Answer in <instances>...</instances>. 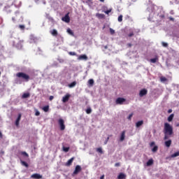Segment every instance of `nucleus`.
<instances>
[{"label":"nucleus","instance_id":"29","mask_svg":"<svg viewBox=\"0 0 179 179\" xmlns=\"http://www.w3.org/2000/svg\"><path fill=\"white\" fill-rule=\"evenodd\" d=\"M96 152L98 153H101V155H103V148H96Z\"/></svg>","mask_w":179,"mask_h":179},{"label":"nucleus","instance_id":"50","mask_svg":"<svg viewBox=\"0 0 179 179\" xmlns=\"http://www.w3.org/2000/svg\"><path fill=\"white\" fill-rule=\"evenodd\" d=\"M169 20L174 22V18L173 17H169Z\"/></svg>","mask_w":179,"mask_h":179},{"label":"nucleus","instance_id":"37","mask_svg":"<svg viewBox=\"0 0 179 179\" xmlns=\"http://www.w3.org/2000/svg\"><path fill=\"white\" fill-rule=\"evenodd\" d=\"M67 33H69V34H71V36H73V31H72L71 29H67Z\"/></svg>","mask_w":179,"mask_h":179},{"label":"nucleus","instance_id":"42","mask_svg":"<svg viewBox=\"0 0 179 179\" xmlns=\"http://www.w3.org/2000/svg\"><path fill=\"white\" fill-rule=\"evenodd\" d=\"M108 141H110V137H108V138H106V140L105 142H104V145H107V143H108Z\"/></svg>","mask_w":179,"mask_h":179},{"label":"nucleus","instance_id":"47","mask_svg":"<svg viewBox=\"0 0 179 179\" xmlns=\"http://www.w3.org/2000/svg\"><path fill=\"white\" fill-rule=\"evenodd\" d=\"M49 100H50V101H52V100H54V96H50L49 97Z\"/></svg>","mask_w":179,"mask_h":179},{"label":"nucleus","instance_id":"61","mask_svg":"<svg viewBox=\"0 0 179 179\" xmlns=\"http://www.w3.org/2000/svg\"><path fill=\"white\" fill-rule=\"evenodd\" d=\"M139 31H141V30H138V33H139Z\"/></svg>","mask_w":179,"mask_h":179},{"label":"nucleus","instance_id":"4","mask_svg":"<svg viewBox=\"0 0 179 179\" xmlns=\"http://www.w3.org/2000/svg\"><path fill=\"white\" fill-rule=\"evenodd\" d=\"M58 124L60 127V130L64 131L65 129V121L63 119H59Z\"/></svg>","mask_w":179,"mask_h":179},{"label":"nucleus","instance_id":"10","mask_svg":"<svg viewBox=\"0 0 179 179\" xmlns=\"http://www.w3.org/2000/svg\"><path fill=\"white\" fill-rule=\"evenodd\" d=\"M78 61H87V56L86 55H81L78 57Z\"/></svg>","mask_w":179,"mask_h":179},{"label":"nucleus","instance_id":"55","mask_svg":"<svg viewBox=\"0 0 179 179\" xmlns=\"http://www.w3.org/2000/svg\"><path fill=\"white\" fill-rule=\"evenodd\" d=\"M100 179H104V175H102V176L100 177Z\"/></svg>","mask_w":179,"mask_h":179},{"label":"nucleus","instance_id":"36","mask_svg":"<svg viewBox=\"0 0 179 179\" xmlns=\"http://www.w3.org/2000/svg\"><path fill=\"white\" fill-rule=\"evenodd\" d=\"M48 20H50V22H51L52 23H54V18H52V17L49 16L48 17Z\"/></svg>","mask_w":179,"mask_h":179},{"label":"nucleus","instance_id":"11","mask_svg":"<svg viewBox=\"0 0 179 179\" xmlns=\"http://www.w3.org/2000/svg\"><path fill=\"white\" fill-rule=\"evenodd\" d=\"M63 22H66V23H69L71 22V18L69 17V15L67 14L62 19Z\"/></svg>","mask_w":179,"mask_h":179},{"label":"nucleus","instance_id":"20","mask_svg":"<svg viewBox=\"0 0 179 179\" xmlns=\"http://www.w3.org/2000/svg\"><path fill=\"white\" fill-rule=\"evenodd\" d=\"M153 164V159H150L147 163H146V166H148V167L152 166Z\"/></svg>","mask_w":179,"mask_h":179},{"label":"nucleus","instance_id":"25","mask_svg":"<svg viewBox=\"0 0 179 179\" xmlns=\"http://www.w3.org/2000/svg\"><path fill=\"white\" fill-rule=\"evenodd\" d=\"M159 59L157 57H155V58H152V59H150V62H152V64H156V62H157V60Z\"/></svg>","mask_w":179,"mask_h":179},{"label":"nucleus","instance_id":"23","mask_svg":"<svg viewBox=\"0 0 179 179\" xmlns=\"http://www.w3.org/2000/svg\"><path fill=\"white\" fill-rule=\"evenodd\" d=\"M173 118H174V114H171L168 117L169 122H171V121H173Z\"/></svg>","mask_w":179,"mask_h":179},{"label":"nucleus","instance_id":"21","mask_svg":"<svg viewBox=\"0 0 179 179\" xmlns=\"http://www.w3.org/2000/svg\"><path fill=\"white\" fill-rule=\"evenodd\" d=\"M30 97V93H24L22 96V99H29Z\"/></svg>","mask_w":179,"mask_h":179},{"label":"nucleus","instance_id":"39","mask_svg":"<svg viewBox=\"0 0 179 179\" xmlns=\"http://www.w3.org/2000/svg\"><path fill=\"white\" fill-rule=\"evenodd\" d=\"M35 111V115H36V117H38V115H40V111H38L37 109H36Z\"/></svg>","mask_w":179,"mask_h":179},{"label":"nucleus","instance_id":"53","mask_svg":"<svg viewBox=\"0 0 179 179\" xmlns=\"http://www.w3.org/2000/svg\"><path fill=\"white\" fill-rule=\"evenodd\" d=\"M0 138H1V139H2V138H3V136L2 135V132L1 131H0Z\"/></svg>","mask_w":179,"mask_h":179},{"label":"nucleus","instance_id":"57","mask_svg":"<svg viewBox=\"0 0 179 179\" xmlns=\"http://www.w3.org/2000/svg\"><path fill=\"white\" fill-rule=\"evenodd\" d=\"M101 2H104V0H99Z\"/></svg>","mask_w":179,"mask_h":179},{"label":"nucleus","instance_id":"31","mask_svg":"<svg viewBox=\"0 0 179 179\" xmlns=\"http://www.w3.org/2000/svg\"><path fill=\"white\" fill-rule=\"evenodd\" d=\"M178 156H179V151L173 153V155H171V157H178Z\"/></svg>","mask_w":179,"mask_h":179},{"label":"nucleus","instance_id":"49","mask_svg":"<svg viewBox=\"0 0 179 179\" xmlns=\"http://www.w3.org/2000/svg\"><path fill=\"white\" fill-rule=\"evenodd\" d=\"M110 12H111V10H108L105 11V13L106 15H108V13H110Z\"/></svg>","mask_w":179,"mask_h":179},{"label":"nucleus","instance_id":"14","mask_svg":"<svg viewBox=\"0 0 179 179\" xmlns=\"http://www.w3.org/2000/svg\"><path fill=\"white\" fill-rule=\"evenodd\" d=\"M50 34L54 37H57V36H58V31H57V29H52L50 31Z\"/></svg>","mask_w":179,"mask_h":179},{"label":"nucleus","instance_id":"22","mask_svg":"<svg viewBox=\"0 0 179 179\" xmlns=\"http://www.w3.org/2000/svg\"><path fill=\"white\" fill-rule=\"evenodd\" d=\"M88 84H89V86H90V87H92V86H93V85H94V80H93V79H90V80H88Z\"/></svg>","mask_w":179,"mask_h":179},{"label":"nucleus","instance_id":"41","mask_svg":"<svg viewBox=\"0 0 179 179\" xmlns=\"http://www.w3.org/2000/svg\"><path fill=\"white\" fill-rule=\"evenodd\" d=\"M69 55L75 56V55H76V52H69Z\"/></svg>","mask_w":179,"mask_h":179},{"label":"nucleus","instance_id":"40","mask_svg":"<svg viewBox=\"0 0 179 179\" xmlns=\"http://www.w3.org/2000/svg\"><path fill=\"white\" fill-rule=\"evenodd\" d=\"M118 22H122V15H120L117 18Z\"/></svg>","mask_w":179,"mask_h":179},{"label":"nucleus","instance_id":"44","mask_svg":"<svg viewBox=\"0 0 179 179\" xmlns=\"http://www.w3.org/2000/svg\"><path fill=\"white\" fill-rule=\"evenodd\" d=\"M19 28H20L21 30H24V25H19Z\"/></svg>","mask_w":179,"mask_h":179},{"label":"nucleus","instance_id":"13","mask_svg":"<svg viewBox=\"0 0 179 179\" xmlns=\"http://www.w3.org/2000/svg\"><path fill=\"white\" fill-rule=\"evenodd\" d=\"M22 119V114H19L18 117L15 121V125L16 127H19V124L20 122V120Z\"/></svg>","mask_w":179,"mask_h":179},{"label":"nucleus","instance_id":"54","mask_svg":"<svg viewBox=\"0 0 179 179\" xmlns=\"http://www.w3.org/2000/svg\"><path fill=\"white\" fill-rule=\"evenodd\" d=\"M168 113H169V114H170V113H173V110L169 109V110H168Z\"/></svg>","mask_w":179,"mask_h":179},{"label":"nucleus","instance_id":"19","mask_svg":"<svg viewBox=\"0 0 179 179\" xmlns=\"http://www.w3.org/2000/svg\"><path fill=\"white\" fill-rule=\"evenodd\" d=\"M96 17H98V19H104V17H106V15L104 14H100V13H96Z\"/></svg>","mask_w":179,"mask_h":179},{"label":"nucleus","instance_id":"5","mask_svg":"<svg viewBox=\"0 0 179 179\" xmlns=\"http://www.w3.org/2000/svg\"><path fill=\"white\" fill-rule=\"evenodd\" d=\"M82 171V166L80 165H77L75 168L74 171L73 172V176H76V174H79Z\"/></svg>","mask_w":179,"mask_h":179},{"label":"nucleus","instance_id":"32","mask_svg":"<svg viewBox=\"0 0 179 179\" xmlns=\"http://www.w3.org/2000/svg\"><path fill=\"white\" fill-rule=\"evenodd\" d=\"M162 45L163 47H164L165 48H167V47H169V43H167L166 42H162Z\"/></svg>","mask_w":179,"mask_h":179},{"label":"nucleus","instance_id":"45","mask_svg":"<svg viewBox=\"0 0 179 179\" xmlns=\"http://www.w3.org/2000/svg\"><path fill=\"white\" fill-rule=\"evenodd\" d=\"M120 166H121V164L120 162L115 164V167H120Z\"/></svg>","mask_w":179,"mask_h":179},{"label":"nucleus","instance_id":"28","mask_svg":"<svg viewBox=\"0 0 179 179\" xmlns=\"http://www.w3.org/2000/svg\"><path fill=\"white\" fill-rule=\"evenodd\" d=\"M21 164L22 166H24V167H29V164L24 161L21 160Z\"/></svg>","mask_w":179,"mask_h":179},{"label":"nucleus","instance_id":"9","mask_svg":"<svg viewBox=\"0 0 179 179\" xmlns=\"http://www.w3.org/2000/svg\"><path fill=\"white\" fill-rule=\"evenodd\" d=\"M31 178L41 179L43 178V176L40 175V173H34L31 176Z\"/></svg>","mask_w":179,"mask_h":179},{"label":"nucleus","instance_id":"12","mask_svg":"<svg viewBox=\"0 0 179 179\" xmlns=\"http://www.w3.org/2000/svg\"><path fill=\"white\" fill-rule=\"evenodd\" d=\"M69 97H71V95L69 94H67L66 96H63L62 101L63 103H66L69 100Z\"/></svg>","mask_w":179,"mask_h":179},{"label":"nucleus","instance_id":"38","mask_svg":"<svg viewBox=\"0 0 179 179\" xmlns=\"http://www.w3.org/2000/svg\"><path fill=\"white\" fill-rule=\"evenodd\" d=\"M110 34H115V31L112 28H110Z\"/></svg>","mask_w":179,"mask_h":179},{"label":"nucleus","instance_id":"24","mask_svg":"<svg viewBox=\"0 0 179 179\" xmlns=\"http://www.w3.org/2000/svg\"><path fill=\"white\" fill-rule=\"evenodd\" d=\"M76 86V81H74L69 85V87H75Z\"/></svg>","mask_w":179,"mask_h":179},{"label":"nucleus","instance_id":"34","mask_svg":"<svg viewBox=\"0 0 179 179\" xmlns=\"http://www.w3.org/2000/svg\"><path fill=\"white\" fill-rule=\"evenodd\" d=\"M63 150L64 152H65L66 153L69 152V147H63Z\"/></svg>","mask_w":179,"mask_h":179},{"label":"nucleus","instance_id":"18","mask_svg":"<svg viewBox=\"0 0 179 179\" xmlns=\"http://www.w3.org/2000/svg\"><path fill=\"white\" fill-rule=\"evenodd\" d=\"M171 140H168L166 141H165L164 144H165V146L166 148H170V146H171Z\"/></svg>","mask_w":179,"mask_h":179},{"label":"nucleus","instance_id":"51","mask_svg":"<svg viewBox=\"0 0 179 179\" xmlns=\"http://www.w3.org/2000/svg\"><path fill=\"white\" fill-rule=\"evenodd\" d=\"M150 145L152 146H155V141H152L150 143Z\"/></svg>","mask_w":179,"mask_h":179},{"label":"nucleus","instance_id":"17","mask_svg":"<svg viewBox=\"0 0 179 179\" xmlns=\"http://www.w3.org/2000/svg\"><path fill=\"white\" fill-rule=\"evenodd\" d=\"M143 125V120H140L136 123V128H139V127H142Z\"/></svg>","mask_w":179,"mask_h":179},{"label":"nucleus","instance_id":"2","mask_svg":"<svg viewBox=\"0 0 179 179\" xmlns=\"http://www.w3.org/2000/svg\"><path fill=\"white\" fill-rule=\"evenodd\" d=\"M17 78H19L20 79H23L25 82H29L30 80V76L26 74L24 72H19L16 73Z\"/></svg>","mask_w":179,"mask_h":179},{"label":"nucleus","instance_id":"30","mask_svg":"<svg viewBox=\"0 0 179 179\" xmlns=\"http://www.w3.org/2000/svg\"><path fill=\"white\" fill-rule=\"evenodd\" d=\"M21 155L22 156H24V157H29V154H27V152H21Z\"/></svg>","mask_w":179,"mask_h":179},{"label":"nucleus","instance_id":"56","mask_svg":"<svg viewBox=\"0 0 179 179\" xmlns=\"http://www.w3.org/2000/svg\"><path fill=\"white\" fill-rule=\"evenodd\" d=\"M104 48H105V50H107V49L108 48V47L107 45H106V46L104 47Z\"/></svg>","mask_w":179,"mask_h":179},{"label":"nucleus","instance_id":"26","mask_svg":"<svg viewBox=\"0 0 179 179\" xmlns=\"http://www.w3.org/2000/svg\"><path fill=\"white\" fill-rule=\"evenodd\" d=\"M43 111H45V113H48V110H50V106H43Z\"/></svg>","mask_w":179,"mask_h":179},{"label":"nucleus","instance_id":"33","mask_svg":"<svg viewBox=\"0 0 179 179\" xmlns=\"http://www.w3.org/2000/svg\"><path fill=\"white\" fill-rule=\"evenodd\" d=\"M160 81L161 82H167V78H166V77L162 76V77H160Z\"/></svg>","mask_w":179,"mask_h":179},{"label":"nucleus","instance_id":"15","mask_svg":"<svg viewBox=\"0 0 179 179\" xmlns=\"http://www.w3.org/2000/svg\"><path fill=\"white\" fill-rule=\"evenodd\" d=\"M125 131H123L121 134L120 136V142H124V141L125 140Z\"/></svg>","mask_w":179,"mask_h":179},{"label":"nucleus","instance_id":"8","mask_svg":"<svg viewBox=\"0 0 179 179\" xmlns=\"http://www.w3.org/2000/svg\"><path fill=\"white\" fill-rule=\"evenodd\" d=\"M73 160H75V157H73L67 161V162L65 164V166L66 167H69L70 166H72V163H73Z\"/></svg>","mask_w":179,"mask_h":179},{"label":"nucleus","instance_id":"27","mask_svg":"<svg viewBox=\"0 0 179 179\" xmlns=\"http://www.w3.org/2000/svg\"><path fill=\"white\" fill-rule=\"evenodd\" d=\"M158 149H159V147H157V145H155L154 148L152 149V152H153V153H156Z\"/></svg>","mask_w":179,"mask_h":179},{"label":"nucleus","instance_id":"63","mask_svg":"<svg viewBox=\"0 0 179 179\" xmlns=\"http://www.w3.org/2000/svg\"><path fill=\"white\" fill-rule=\"evenodd\" d=\"M0 77H1V71H0Z\"/></svg>","mask_w":179,"mask_h":179},{"label":"nucleus","instance_id":"43","mask_svg":"<svg viewBox=\"0 0 179 179\" xmlns=\"http://www.w3.org/2000/svg\"><path fill=\"white\" fill-rule=\"evenodd\" d=\"M134 36V31H131L130 32L129 34H128V37H133Z\"/></svg>","mask_w":179,"mask_h":179},{"label":"nucleus","instance_id":"60","mask_svg":"<svg viewBox=\"0 0 179 179\" xmlns=\"http://www.w3.org/2000/svg\"><path fill=\"white\" fill-rule=\"evenodd\" d=\"M35 1H36V2L38 1V0H35Z\"/></svg>","mask_w":179,"mask_h":179},{"label":"nucleus","instance_id":"59","mask_svg":"<svg viewBox=\"0 0 179 179\" xmlns=\"http://www.w3.org/2000/svg\"><path fill=\"white\" fill-rule=\"evenodd\" d=\"M176 127H179V124H178L176 125Z\"/></svg>","mask_w":179,"mask_h":179},{"label":"nucleus","instance_id":"6","mask_svg":"<svg viewBox=\"0 0 179 179\" xmlns=\"http://www.w3.org/2000/svg\"><path fill=\"white\" fill-rule=\"evenodd\" d=\"M124 103H125V99L124 98L119 97L115 101L116 104L122 105Z\"/></svg>","mask_w":179,"mask_h":179},{"label":"nucleus","instance_id":"48","mask_svg":"<svg viewBox=\"0 0 179 179\" xmlns=\"http://www.w3.org/2000/svg\"><path fill=\"white\" fill-rule=\"evenodd\" d=\"M0 155H1V156L3 155H5V151L1 150V151H0Z\"/></svg>","mask_w":179,"mask_h":179},{"label":"nucleus","instance_id":"46","mask_svg":"<svg viewBox=\"0 0 179 179\" xmlns=\"http://www.w3.org/2000/svg\"><path fill=\"white\" fill-rule=\"evenodd\" d=\"M133 115H134L133 113L130 114V115H129V117H128V120H131Z\"/></svg>","mask_w":179,"mask_h":179},{"label":"nucleus","instance_id":"7","mask_svg":"<svg viewBox=\"0 0 179 179\" xmlns=\"http://www.w3.org/2000/svg\"><path fill=\"white\" fill-rule=\"evenodd\" d=\"M148 94V90L143 89L139 92L140 97H143V96H146Z\"/></svg>","mask_w":179,"mask_h":179},{"label":"nucleus","instance_id":"62","mask_svg":"<svg viewBox=\"0 0 179 179\" xmlns=\"http://www.w3.org/2000/svg\"><path fill=\"white\" fill-rule=\"evenodd\" d=\"M162 17H164V15H162Z\"/></svg>","mask_w":179,"mask_h":179},{"label":"nucleus","instance_id":"58","mask_svg":"<svg viewBox=\"0 0 179 179\" xmlns=\"http://www.w3.org/2000/svg\"><path fill=\"white\" fill-rule=\"evenodd\" d=\"M13 22H15V18H13Z\"/></svg>","mask_w":179,"mask_h":179},{"label":"nucleus","instance_id":"3","mask_svg":"<svg viewBox=\"0 0 179 179\" xmlns=\"http://www.w3.org/2000/svg\"><path fill=\"white\" fill-rule=\"evenodd\" d=\"M17 41V43H16ZM16 41H13L11 42V45L13 47H16V48H18V50H20L23 45H22L23 43V41L20 40H16Z\"/></svg>","mask_w":179,"mask_h":179},{"label":"nucleus","instance_id":"35","mask_svg":"<svg viewBox=\"0 0 179 179\" xmlns=\"http://www.w3.org/2000/svg\"><path fill=\"white\" fill-rule=\"evenodd\" d=\"M86 113L87 114H91L92 113V108H88L86 109Z\"/></svg>","mask_w":179,"mask_h":179},{"label":"nucleus","instance_id":"16","mask_svg":"<svg viewBox=\"0 0 179 179\" xmlns=\"http://www.w3.org/2000/svg\"><path fill=\"white\" fill-rule=\"evenodd\" d=\"M127 178V175L124 174L122 173H120L118 176H117V179H125Z\"/></svg>","mask_w":179,"mask_h":179},{"label":"nucleus","instance_id":"1","mask_svg":"<svg viewBox=\"0 0 179 179\" xmlns=\"http://www.w3.org/2000/svg\"><path fill=\"white\" fill-rule=\"evenodd\" d=\"M164 141H167V139L170 138L171 135H173V127H171V125H170V124L167 122L164 123Z\"/></svg>","mask_w":179,"mask_h":179},{"label":"nucleus","instance_id":"52","mask_svg":"<svg viewBox=\"0 0 179 179\" xmlns=\"http://www.w3.org/2000/svg\"><path fill=\"white\" fill-rule=\"evenodd\" d=\"M127 47H129V48H131V47H132V44L131 43H127Z\"/></svg>","mask_w":179,"mask_h":179}]
</instances>
